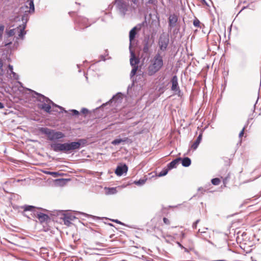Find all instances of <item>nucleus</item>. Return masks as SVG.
Instances as JSON below:
<instances>
[{"label":"nucleus","instance_id":"1","mask_svg":"<svg viewBox=\"0 0 261 261\" xmlns=\"http://www.w3.org/2000/svg\"><path fill=\"white\" fill-rule=\"evenodd\" d=\"M87 143L84 139H80L77 141L66 142L64 143H53L50 144V148L55 152L70 153L75 150H78L84 147Z\"/></svg>","mask_w":261,"mask_h":261},{"label":"nucleus","instance_id":"2","mask_svg":"<svg viewBox=\"0 0 261 261\" xmlns=\"http://www.w3.org/2000/svg\"><path fill=\"white\" fill-rule=\"evenodd\" d=\"M165 55L160 53H156L150 61L148 65L146 74L149 76L154 75L159 72L164 66L163 58Z\"/></svg>","mask_w":261,"mask_h":261},{"label":"nucleus","instance_id":"3","mask_svg":"<svg viewBox=\"0 0 261 261\" xmlns=\"http://www.w3.org/2000/svg\"><path fill=\"white\" fill-rule=\"evenodd\" d=\"M39 131L47 137L48 140L52 142L61 140L65 137L63 133L46 127L40 128Z\"/></svg>","mask_w":261,"mask_h":261},{"label":"nucleus","instance_id":"4","mask_svg":"<svg viewBox=\"0 0 261 261\" xmlns=\"http://www.w3.org/2000/svg\"><path fill=\"white\" fill-rule=\"evenodd\" d=\"M22 208L24 209V211H29L31 212L32 217L33 218H37L41 223L47 222V221L50 219L48 215L47 214L36 211V209L37 208L35 206L29 205H24L22 207Z\"/></svg>","mask_w":261,"mask_h":261},{"label":"nucleus","instance_id":"5","mask_svg":"<svg viewBox=\"0 0 261 261\" xmlns=\"http://www.w3.org/2000/svg\"><path fill=\"white\" fill-rule=\"evenodd\" d=\"M28 90L34 93V94L37 96V100L41 102V103L38 105V108L43 110L45 112L50 113L51 106L49 102H52V101L42 94L38 93L31 89Z\"/></svg>","mask_w":261,"mask_h":261},{"label":"nucleus","instance_id":"6","mask_svg":"<svg viewBox=\"0 0 261 261\" xmlns=\"http://www.w3.org/2000/svg\"><path fill=\"white\" fill-rule=\"evenodd\" d=\"M169 37L168 35L165 33L161 34L158 39V50L157 53L165 54L169 44Z\"/></svg>","mask_w":261,"mask_h":261},{"label":"nucleus","instance_id":"7","mask_svg":"<svg viewBox=\"0 0 261 261\" xmlns=\"http://www.w3.org/2000/svg\"><path fill=\"white\" fill-rule=\"evenodd\" d=\"M24 29L25 26L19 25L15 29L10 30L7 32V35L8 37H12L16 34H18V37H17V39L21 38V39H23L24 35L26 34Z\"/></svg>","mask_w":261,"mask_h":261},{"label":"nucleus","instance_id":"8","mask_svg":"<svg viewBox=\"0 0 261 261\" xmlns=\"http://www.w3.org/2000/svg\"><path fill=\"white\" fill-rule=\"evenodd\" d=\"M116 6L120 14L124 17L128 10V4L126 2L122 0L116 1Z\"/></svg>","mask_w":261,"mask_h":261},{"label":"nucleus","instance_id":"9","mask_svg":"<svg viewBox=\"0 0 261 261\" xmlns=\"http://www.w3.org/2000/svg\"><path fill=\"white\" fill-rule=\"evenodd\" d=\"M123 100V94L120 93L118 92L116 95H114L112 98L107 102L105 103H103L101 107H103L107 105L108 104H112L114 103V106H117V105L121 103Z\"/></svg>","mask_w":261,"mask_h":261},{"label":"nucleus","instance_id":"10","mask_svg":"<svg viewBox=\"0 0 261 261\" xmlns=\"http://www.w3.org/2000/svg\"><path fill=\"white\" fill-rule=\"evenodd\" d=\"M178 16L175 13L171 14L168 17V31L174 29L177 24Z\"/></svg>","mask_w":261,"mask_h":261},{"label":"nucleus","instance_id":"11","mask_svg":"<svg viewBox=\"0 0 261 261\" xmlns=\"http://www.w3.org/2000/svg\"><path fill=\"white\" fill-rule=\"evenodd\" d=\"M75 21L80 25V29H81L87 28L91 25V24L89 23V20L87 18L82 16L77 17Z\"/></svg>","mask_w":261,"mask_h":261},{"label":"nucleus","instance_id":"12","mask_svg":"<svg viewBox=\"0 0 261 261\" xmlns=\"http://www.w3.org/2000/svg\"><path fill=\"white\" fill-rule=\"evenodd\" d=\"M130 53V64L132 66H138V64L140 62L139 58H137L135 54L129 48Z\"/></svg>","mask_w":261,"mask_h":261},{"label":"nucleus","instance_id":"13","mask_svg":"<svg viewBox=\"0 0 261 261\" xmlns=\"http://www.w3.org/2000/svg\"><path fill=\"white\" fill-rule=\"evenodd\" d=\"M128 170V167L126 164L121 166H118L115 170V173L118 176H121L123 173H126Z\"/></svg>","mask_w":261,"mask_h":261},{"label":"nucleus","instance_id":"14","mask_svg":"<svg viewBox=\"0 0 261 261\" xmlns=\"http://www.w3.org/2000/svg\"><path fill=\"white\" fill-rule=\"evenodd\" d=\"M171 82L172 83V86L171 88V90L174 91V92H176L177 91V90H178V89L179 88L178 83V78L176 75H173L172 76L171 80Z\"/></svg>","mask_w":261,"mask_h":261},{"label":"nucleus","instance_id":"15","mask_svg":"<svg viewBox=\"0 0 261 261\" xmlns=\"http://www.w3.org/2000/svg\"><path fill=\"white\" fill-rule=\"evenodd\" d=\"M151 46V44H149V39H145L143 43V52L146 55H149L150 54V48Z\"/></svg>","mask_w":261,"mask_h":261},{"label":"nucleus","instance_id":"16","mask_svg":"<svg viewBox=\"0 0 261 261\" xmlns=\"http://www.w3.org/2000/svg\"><path fill=\"white\" fill-rule=\"evenodd\" d=\"M181 160V158H177L172 161L167 165V168L170 170L173 168L176 167L177 165L179 164Z\"/></svg>","mask_w":261,"mask_h":261},{"label":"nucleus","instance_id":"17","mask_svg":"<svg viewBox=\"0 0 261 261\" xmlns=\"http://www.w3.org/2000/svg\"><path fill=\"white\" fill-rule=\"evenodd\" d=\"M137 27L133 28L129 32V48L132 47V41L134 40L137 34Z\"/></svg>","mask_w":261,"mask_h":261},{"label":"nucleus","instance_id":"18","mask_svg":"<svg viewBox=\"0 0 261 261\" xmlns=\"http://www.w3.org/2000/svg\"><path fill=\"white\" fill-rule=\"evenodd\" d=\"M202 133H200V134L197 137L195 141L191 145V148H192L194 150H195L197 148V147H198L199 144L200 143V142L202 140Z\"/></svg>","mask_w":261,"mask_h":261},{"label":"nucleus","instance_id":"19","mask_svg":"<svg viewBox=\"0 0 261 261\" xmlns=\"http://www.w3.org/2000/svg\"><path fill=\"white\" fill-rule=\"evenodd\" d=\"M25 6L27 8L29 7L30 10L28 11L30 13H33L35 11V7L34 4V0H28L25 2Z\"/></svg>","mask_w":261,"mask_h":261},{"label":"nucleus","instance_id":"20","mask_svg":"<svg viewBox=\"0 0 261 261\" xmlns=\"http://www.w3.org/2000/svg\"><path fill=\"white\" fill-rule=\"evenodd\" d=\"M29 13H30L29 11H25V13L22 15L21 17L22 24L20 25L25 26V28H26V24L29 18Z\"/></svg>","mask_w":261,"mask_h":261},{"label":"nucleus","instance_id":"21","mask_svg":"<svg viewBox=\"0 0 261 261\" xmlns=\"http://www.w3.org/2000/svg\"><path fill=\"white\" fill-rule=\"evenodd\" d=\"M74 217L71 216L64 215L63 218L64 223L65 225L69 226L71 224V221L73 220Z\"/></svg>","mask_w":261,"mask_h":261},{"label":"nucleus","instance_id":"22","mask_svg":"<svg viewBox=\"0 0 261 261\" xmlns=\"http://www.w3.org/2000/svg\"><path fill=\"white\" fill-rule=\"evenodd\" d=\"M180 162H181L182 166L185 167H189L191 164V160L188 157L181 158Z\"/></svg>","mask_w":261,"mask_h":261},{"label":"nucleus","instance_id":"23","mask_svg":"<svg viewBox=\"0 0 261 261\" xmlns=\"http://www.w3.org/2000/svg\"><path fill=\"white\" fill-rule=\"evenodd\" d=\"M147 178L144 179H140L138 180H136L134 181V184L137 186H141L143 185L146 181Z\"/></svg>","mask_w":261,"mask_h":261},{"label":"nucleus","instance_id":"24","mask_svg":"<svg viewBox=\"0 0 261 261\" xmlns=\"http://www.w3.org/2000/svg\"><path fill=\"white\" fill-rule=\"evenodd\" d=\"M169 170L167 168H164L159 173L158 176L159 177H161L166 175L168 173Z\"/></svg>","mask_w":261,"mask_h":261},{"label":"nucleus","instance_id":"25","mask_svg":"<svg viewBox=\"0 0 261 261\" xmlns=\"http://www.w3.org/2000/svg\"><path fill=\"white\" fill-rule=\"evenodd\" d=\"M124 141L122 139H116L112 141V144L114 145H117Z\"/></svg>","mask_w":261,"mask_h":261},{"label":"nucleus","instance_id":"26","mask_svg":"<svg viewBox=\"0 0 261 261\" xmlns=\"http://www.w3.org/2000/svg\"><path fill=\"white\" fill-rule=\"evenodd\" d=\"M133 67V69L131 71V72H130V78H132L133 76H134L137 73V71L138 69V66H132Z\"/></svg>","mask_w":261,"mask_h":261},{"label":"nucleus","instance_id":"27","mask_svg":"<svg viewBox=\"0 0 261 261\" xmlns=\"http://www.w3.org/2000/svg\"><path fill=\"white\" fill-rule=\"evenodd\" d=\"M211 182L213 185L217 186L220 184L221 180L218 178H214L212 179Z\"/></svg>","mask_w":261,"mask_h":261},{"label":"nucleus","instance_id":"28","mask_svg":"<svg viewBox=\"0 0 261 261\" xmlns=\"http://www.w3.org/2000/svg\"><path fill=\"white\" fill-rule=\"evenodd\" d=\"M49 103L50 104H51V105H53V107H56V108H59V109L61 110V112H63V111H64V112H65V113H66V112H67V111H66V110H64V109L63 107H61V106H58V105H57L55 104V103H54L53 101H52V102H49Z\"/></svg>","mask_w":261,"mask_h":261},{"label":"nucleus","instance_id":"29","mask_svg":"<svg viewBox=\"0 0 261 261\" xmlns=\"http://www.w3.org/2000/svg\"><path fill=\"white\" fill-rule=\"evenodd\" d=\"M254 115L253 114V113L250 114L248 116V120H247V121L246 122V124H245L246 125H248V124L250 123V121L253 120V119L254 118Z\"/></svg>","mask_w":261,"mask_h":261},{"label":"nucleus","instance_id":"30","mask_svg":"<svg viewBox=\"0 0 261 261\" xmlns=\"http://www.w3.org/2000/svg\"><path fill=\"white\" fill-rule=\"evenodd\" d=\"M146 3L147 4H151L153 6H156L158 1L156 0H148Z\"/></svg>","mask_w":261,"mask_h":261},{"label":"nucleus","instance_id":"31","mask_svg":"<svg viewBox=\"0 0 261 261\" xmlns=\"http://www.w3.org/2000/svg\"><path fill=\"white\" fill-rule=\"evenodd\" d=\"M3 60L1 58H0V76L2 75L3 74Z\"/></svg>","mask_w":261,"mask_h":261},{"label":"nucleus","instance_id":"32","mask_svg":"<svg viewBox=\"0 0 261 261\" xmlns=\"http://www.w3.org/2000/svg\"><path fill=\"white\" fill-rule=\"evenodd\" d=\"M193 25L196 27H200V21L199 20L196 18L193 21Z\"/></svg>","mask_w":261,"mask_h":261},{"label":"nucleus","instance_id":"33","mask_svg":"<svg viewBox=\"0 0 261 261\" xmlns=\"http://www.w3.org/2000/svg\"><path fill=\"white\" fill-rule=\"evenodd\" d=\"M70 111L72 113V115L73 116H77L80 114L79 112L76 110H71Z\"/></svg>","mask_w":261,"mask_h":261},{"label":"nucleus","instance_id":"34","mask_svg":"<svg viewBox=\"0 0 261 261\" xmlns=\"http://www.w3.org/2000/svg\"><path fill=\"white\" fill-rule=\"evenodd\" d=\"M247 127V125H245V126H244V127L243 128L242 130L241 131V132L239 134V138H241L243 135H244V130H245V129Z\"/></svg>","mask_w":261,"mask_h":261},{"label":"nucleus","instance_id":"35","mask_svg":"<svg viewBox=\"0 0 261 261\" xmlns=\"http://www.w3.org/2000/svg\"><path fill=\"white\" fill-rule=\"evenodd\" d=\"M22 206H22L21 207V208H22ZM23 211L22 212V214L24 216H25V217H27V218H29V219H32V218H33L32 217V215H31V216H28V215H27V214H25V212H26L27 211H24L23 208Z\"/></svg>","mask_w":261,"mask_h":261},{"label":"nucleus","instance_id":"36","mask_svg":"<svg viewBox=\"0 0 261 261\" xmlns=\"http://www.w3.org/2000/svg\"><path fill=\"white\" fill-rule=\"evenodd\" d=\"M4 30V26L3 25L0 24V38L2 37V34L3 33Z\"/></svg>","mask_w":261,"mask_h":261},{"label":"nucleus","instance_id":"37","mask_svg":"<svg viewBox=\"0 0 261 261\" xmlns=\"http://www.w3.org/2000/svg\"><path fill=\"white\" fill-rule=\"evenodd\" d=\"M200 219L197 220L195 222L193 223L192 225V227L193 229H196L197 227V224L199 222Z\"/></svg>","mask_w":261,"mask_h":261},{"label":"nucleus","instance_id":"38","mask_svg":"<svg viewBox=\"0 0 261 261\" xmlns=\"http://www.w3.org/2000/svg\"><path fill=\"white\" fill-rule=\"evenodd\" d=\"M176 94L178 95L179 97H181L182 95V93L181 92V90L179 88L178 90H177V91L175 92Z\"/></svg>","mask_w":261,"mask_h":261},{"label":"nucleus","instance_id":"39","mask_svg":"<svg viewBox=\"0 0 261 261\" xmlns=\"http://www.w3.org/2000/svg\"><path fill=\"white\" fill-rule=\"evenodd\" d=\"M12 76L14 80H17L19 79V75L15 72H13Z\"/></svg>","mask_w":261,"mask_h":261},{"label":"nucleus","instance_id":"40","mask_svg":"<svg viewBox=\"0 0 261 261\" xmlns=\"http://www.w3.org/2000/svg\"><path fill=\"white\" fill-rule=\"evenodd\" d=\"M163 221L164 222L165 224H167V225H169L170 224V221L168 219L164 217L163 218Z\"/></svg>","mask_w":261,"mask_h":261},{"label":"nucleus","instance_id":"41","mask_svg":"<svg viewBox=\"0 0 261 261\" xmlns=\"http://www.w3.org/2000/svg\"><path fill=\"white\" fill-rule=\"evenodd\" d=\"M81 112L83 114H87L89 112V110L86 108H83L81 110Z\"/></svg>","mask_w":261,"mask_h":261},{"label":"nucleus","instance_id":"42","mask_svg":"<svg viewBox=\"0 0 261 261\" xmlns=\"http://www.w3.org/2000/svg\"><path fill=\"white\" fill-rule=\"evenodd\" d=\"M8 70L10 72H12V70H13V67L12 65L9 64L8 66Z\"/></svg>","mask_w":261,"mask_h":261},{"label":"nucleus","instance_id":"43","mask_svg":"<svg viewBox=\"0 0 261 261\" xmlns=\"http://www.w3.org/2000/svg\"><path fill=\"white\" fill-rule=\"evenodd\" d=\"M176 244L178 245V246L181 248V249L185 248V247L178 242H176Z\"/></svg>","mask_w":261,"mask_h":261},{"label":"nucleus","instance_id":"44","mask_svg":"<svg viewBox=\"0 0 261 261\" xmlns=\"http://www.w3.org/2000/svg\"><path fill=\"white\" fill-rule=\"evenodd\" d=\"M113 221L115 222H116L117 223H118V224H122V225L123 224V223L121 222H120V221H119L118 220H113Z\"/></svg>","mask_w":261,"mask_h":261},{"label":"nucleus","instance_id":"45","mask_svg":"<svg viewBox=\"0 0 261 261\" xmlns=\"http://www.w3.org/2000/svg\"><path fill=\"white\" fill-rule=\"evenodd\" d=\"M131 1L135 5H137L139 3V0H131Z\"/></svg>","mask_w":261,"mask_h":261},{"label":"nucleus","instance_id":"46","mask_svg":"<svg viewBox=\"0 0 261 261\" xmlns=\"http://www.w3.org/2000/svg\"><path fill=\"white\" fill-rule=\"evenodd\" d=\"M46 173H47L48 174H49V175H53V174H56V172H49V171H48L47 172H46Z\"/></svg>","mask_w":261,"mask_h":261},{"label":"nucleus","instance_id":"47","mask_svg":"<svg viewBox=\"0 0 261 261\" xmlns=\"http://www.w3.org/2000/svg\"><path fill=\"white\" fill-rule=\"evenodd\" d=\"M4 108V104L2 102H0V109H2Z\"/></svg>","mask_w":261,"mask_h":261},{"label":"nucleus","instance_id":"48","mask_svg":"<svg viewBox=\"0 0 261 261\" xmlns=\"http://www.w3.org/2000/svg\"><path fill=\"white\" fill-rule=\"evenodd\" d=\"M179 30V28H178V29H174L173 30V33H174V34L177 33L178 32Z\"/></svg>","mask_w":261,"mask_h":261},{"label":"nucleus","instance_id":"49","mask_svg":"<svg viewBox=\"0 0 261 261\" xmlns=\"http://www.w3.org/2000/svg\"><path fill=\"white\" fill-rule=\"evenodd\" d=\"M96 244L99 246H103V245H102V243L100 242H96Z\"/></svg>","mask_w":261,"mask_h":261},{"label":"nucleus","instance_id":"50","mask_svg":"<svg viewBox=\"0 0 261 261\" xmlns=\"http://www.w3.org/2000/svg\"><path fill=\"white\" fill-rule=\"evenodd\" d=\"M202 2V3L205 4L206 5H207V4L206 3V2L205 1V0H201Z\"/></svg>","mask_w":261,"mask_h":261},{"label":"nucleus","instance_id":"51","mask_svg":"<svg viewBox=\"0 0 261 261\" xmlns=\"http://www.w3.org/2000/svg\"><path fill=\"white\" fill-rule=\"evenodd\" d=\"M202 2V3L205 4L206 5H207V4L206 3V2L205 1V0H201Z\"/></svg>","mask_w":261,"mask_h":261},{"label":"nucleus","instance_id":"52","mask_svg":"<svg viewBox=\"0 0 261 261\" xmlns=\"http://www.w3.org/2000/svg\"><path fill=\"white\" fill-rule=\"evenodd\" d=\"M202 2V3L205 4L206 5H207V4L206 3V2L205 1V0H201Z\"/></svg>","mask_w":261,"mask_h":261},{"label":"nucleus","instance_id":"53","mask_svg":"<svg viewBox=\"0 0 261 261\" xmlns=\"http://www.w3.org/2000/svg\"><path fill=\"white\" fill-rule=\"evenodd\" d=\"M202 2V3L205 4L206 5H207V4L206 3V2L205 1V0H201Z\"/></svg>","mask_w":261,"mask_h":261},{"label":"nucleus","instance_id":"54","mask_svg":"<svg viewBox=\"0 0 261 261\" xmlns=\"http://www.w3.org/2000/svg\"><path fill=\"white\" fill-rule=\"evenodd\" d=\"M202 2V3L205 4L206 5H207V4L206 3V2L205 1V0H201Z\"/></svg>","mask_w":261,"mask_h":261},{"label":"nucleus","instance_id":"55","mask_svg":"<svg viewBox=\"0 0 261 261\" xmlns=\"http://www.w3.org/2000/svg\"><path fill=\"white\" fill-rule=\"evenodd\" d=\"M202 2V3L205 4L206 5H207V4L206 3V2L205 1V0H201Z\"/></svg>","mask_w":261,"mask_h":261},{"label":"nucleus","instance_id":"56","mask_svg":"<svg viewBox=\"0 0 261 261\" xmlns=\"http://www.w3.org/2000/svg\"><path fill=\"white\" fill-rule=\"evenodd\" d=\"M198 232L204 233L205 232V231H200V229H199Z\"/></svg>","mask_w":261,"mask_h":261},{"label":"nucleus","instance_id":"57","mask_svg":"<svg viewBox=\"0 0 261 261\" xmlns=\"http://www.w3.org/2000/svg\"><path fill=\"white\" fill-rule=\"evenodd\" d=\"M183 249H184V250H185V252H188V249H187V248H185H185H183Z\"/></svg>","mask_w":261,"mask_h":261},{"label":"nucleus","instance_id":"58","mask_svg":"<svg viewBox=\"0 0 261 261\" xmlns=\"http://www.w3.org/2000/svg\"><path fill=\"white\" fill-rule=\"evenodd\" d=\"M207 228H204V229H202V231H205V230H207Z\"/></svg>","mask_w":261,"mask_h":261},{"label":"nucleus","instance_id":"59","mask_svg":"<svg viewBox=\"0 0 261 261\" xmlns=\"http://www.w3.org/2000/svg\"><path fill=\"white\" fill-rule=\"evenodd\" d=\"M255 105H256V104H254V109H253V112L254 111V110H255Z\"/></svg>","mask_w":261,"mask_h":261},{"label":"nucleus","instance_id":"60","mask_svg":"<svg viewBox=\"0 0 261 261\" xmlns=\"http://www.w3.org/2000/svg\"><path fill=\"white\" fill-rule=\"evenodd\" d=\"M108 16H111V14L110 13H108V14H106Z\"/></svg>","mask_w":261,"mask_h":261},{"label":"nucleus","instance_id":"61","mask_svg":"<svg viewBox=\"0 0 261 261\" xmlns=\"http://www.w3.org/2000/svg\"><path fill=\"white\" fill-rule=\"evenodd\" d=\"M13 72H14L13 70H12V72H10V74H13Z\"/></svg>","mask_w":261,"mask_h":261},{"label":"nucleus","instance_id":"62","mask_svg":"<svg viewBox=\"0 0 261 261\" xmlns=\"http://www.w3.org/2000/svg\"><path fill=\"white\" fill-rule=\"evenodd\" d=\"M53 111L57 112V110H54V109H53Z\"/></svg>","mask_w":261,"mask_h":261},{"label":"nucleus","instance_id":"63","mask_svg":"<svg viewBox=\"0 0 261 261\" xmlns=\"http://www.w3.org/2000/svg\"><path fill=\"white\" fill-rule=\"evenodd\" d=\"M10 43H8L6 44V45H9V44H10Z\"/></svg>","mask_w":261,"mask_h":261},{"label":"nucleus","instance_id":"64","mask_svg":"<svg viewBox=\"0 0 261 261\" xmlns=\"http://www.w3.org/2000/svg\"><path fill=\"white\" fill-rule=\"evenodd\" d=\"M79 72H81V70L80 69V70H79Z\"/></svg>","mask_w":261,"mask_h":261}]
</instances>
